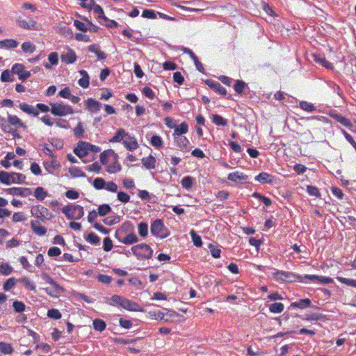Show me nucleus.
<instances>
[{
	"label": "nucleus",
	"instance_id": "412c9836",
	"mask_svg": "<svg viewBox=\"0 0 356 356\" xmlns=\"http://www.w3.org/2000/svg\"><path fill=\"white\" fill-rule=\"evenodd\" d=\"M43 165L49 174H53L54 170L58 169L60 167V163L57 161L56 158L51 159V161H44Z\"/></svg>",
	"mask_w": 356,
	"mask_h": 356
},
{
	"label": "nucleus",
	"instance_id": "5701e85b",
	"mask_svg": "<svg viewBox=\"0 0 356 356\" xmlns=\"http://www.w3.org/2000/svg\"><path fill=\"white\" fill-rule=\"evenodd\" d=\"M142 164L147 170H153L156 167V159L152 155H149L147 157H143L141 159Z\"/></svg>",
	"mask_w": 356,
	"mask_h": 356
},
{
	"label": "nucleus",
	"instance_id": "603ef678",
	"mask_svg": "<svg viewBox=\"0 0 356 356\" xmlns=\"http://www.w3.org/2000/svg\"><path fill=\"white\" fill-rule=\"evenodd\" d=\"M13 272V268L7 263L0 264V273L3 275H8Z\"/></svg>",
	"mask_w": 356,
	"mask_h": 356
},
{
	"label": "nucleus",
	"instance_id": "052dcab7",
	"mask_svg": "<svg viewBox=\"0 0 356 356\" xmlns=\"http://www.w3.org/2000/svg\"><path fill=\"white\" fill-rule=\"evenodd\" d=\"M307 192L308 194L311 196H314L316 197H321V193L318 190V188L314 186H308L307 187Z\"/></svg>",
	"mask_w": 356,
	"mask_h": 356
},
{
	"label": "nucleus",
	"instance_id": "1a4fd4ad",
	"mask_svg": "<svg viewBox=\"0 0 356 356\" xmlns=\"http://www.w3.org/2000/svg\"><path fill=\"white\" fill-rule=\"evenodd\" d=\"M16 22L19 27L25 30H40V25L37 23L36 21L30 17L24 19L21 16H19L16 19Z\"/></svg>",
	"mask_w": 356,
	"mask_h": 356
},
{
	"label": "nucleus",
	"instance_id": "a878e982",
	"mask_svg": "<svg viewBox=\"0 0 356 356\" xmlns=\"http://www.w3.org/2000/svg\"><path fill=\"white\" fill-rule=\"evenodd\" d=\"M79 74L82 77L78 81L79 85L83 88H87L90 84V76L88 72L84 70H81L79 71Z\"/></svg>",
	"mask_w": 356,
	"mask_h": 356
},
{
	"label": "nucleus",
	"instance_id": "ddd939ff",
	"mask_svg": "<svg viewBox=\"0 0 356 356\" xmlns=\"http://www.w3.org/2000/svg\"><path fill=\"white\" fill-rule=\"evenodd\" d=\"M227 179L235 184H243L247 181L248 176L243 172L236 171L229 173Z\"/></svg>",
	"mask_w": 356,
	"mask_h": 356
},
{
	"label": "nucleus",
	"instance_id": "bf43d9fd",
	"mask_svg": "<svg viewBox=\"0 0 356 356\" xmlns=\"http://www.w3.org/2000/svg\"><path fill=\"white\" fill-rule=\"evenodd\" d=\"M86 240L91 244L97 245L99 243L100 238L99 237L95 234V233H90Z\"/></svg>",
	"mask_w": 356,
	"mask_h": 356
},
{
	"label": "nucleus",
	"instance_id": "f03ea898",
	"mask_svg": "<svg viewBox=\"0 0 356 356\" xmlns=\"http://www.w3.org/2000/svg\"><path fill=\"white\" fill-rule=\"evenodd\" d=\"M131 250L138 260H148L152 257L154 252L152 248L144 243L133 245Z\"/></svg>",
	"mask_w": 356,
	"mask_h": 356
},
{
	"label": "nucleus",
	"instance_id": "4c0bfd02",
	"mask_svg": "<svg viewBox=\"0 0 356 356\" xmlns=\"http://www.w3.org/2000/svg\"><path fill=\"white\" fill-rule=\"evenodd\" d=\"M92 325L95 330L101 332H103L106 327V323L103 320L99 318H96L92 321Z\"/></svg>",
	"mask_w": 356,
	"mask_h": 356
},
{
	"label": "nucleus",
	"instance_id": "423d86ee",
	"mask_svg": "<svg viewBox=\"0 0 356 356\" xmlns=\"http://www.w3.org/2000/svg\"><path fill=\"white\" fill-rule=\"evenodd\" d=\"M273 277L277 281L288 282H304L302 277L292 272L276 270L273 273Z\"/></svg>",
	"mask_w": 356,
	"mask_h": 356
},
{
	"label": "nucleus",
	"instance_id": "2eb2a0df",
	"mask_svg": "<svg viewBox=\"0 0 356 356\" xmlns=\"http://www.w3.org/2000/svg\"><path fill=\"white\" fill-rule=\"evenodd\" d=\"M120 307L131 312L143 311V309L137 302H133L124 297Z\"/></svg>",
	"mask_w": 356,
	"mask_h": 356
},
{
	"label": "nucleus",
	"instance_id": "de8ad7c7",
	"mask_svg": "<svg viewBox=\"0 0 356 356\" xmlns=\"http://www.w3.org/2000/svg\"><path fill=\"white\" fill-rule=\"evenodd\" d=\"M19 282L24 285V286L30 291H35V285L31 282L29 277H24L19 280Z\"/></svg>",
	"mask_w": 356,
	"mask_h": 356
},
{
	"label": "nucleus",
	"instance_id": "dca6fc26",
	"mask_svg": "<svg viewBox=\"0 0 356 356\" xmlns=\"http://www.w3.org/2000/svg\"><path fill=\"white\" fill-rule=\"evenodd\" d=\"M86 145H88V142L79 141L76 147L74 149V153L79 158L86 156L88 154Z\"/></svg>",
	"mask_w": 356,
	"mask_h": 356
},
{
	"label": "nucleus",
	"instance_id": "4d7b16f0",
	"mask_svg": "<svg viewBox=\"0 0 356 356\" xmlns=\"http://www.w3.org/2000/svg\"><path fill=\"white\" fill-rule=\"evenodd\" d=\"M190 234H191L193 244L196 247H201L202 245L201 237L199 235H197L194 230H191Z\"/></svg>",
	"mask_w": 356,
	"mask_h": 356
},
{
	"label": "nucleus",
	"instance_id": "b1692460",
	"mask_svg": "<svg viewBox=\"0 0 356 356\" xmlns=\"http://www.w3.org/2000/svg\"><path fill=\"white\" fill-rule=\"evenodd\" d=\"M19 107L23 112L29 115H32L34 117H37L39 115V111L37 109L26 103H20Z\"/></svg>",
	"mask_w": 356,
	"mask_h": 356
},
{
	"label": "nucleus",
	"instance_id": "a18cd8bd",
	"mask_svg": "<svg viewBox=\"0 0 356 356\" xmlns=\"http://www.w3.org/2000/svg\"><path fill=\"white\" fill-rule=\"evenodd\" d=\"M314 59L316 63L321 64L322 66L326 68L332 67V64L329 61H327L325 57H322L320 55L314 54Z\"/></svg>",
	"mask_w": 356,
	"mask_h": 356
},
{
	"label": "nucleus",
	"instance_id": "4468645a",
	"mask_svg": "<svg viewBox=\"0 0 356 356\" xmlns=\"http://www.w3.org/2000/svg\"><path fill=\"white\" fill-rule=\"evenodd\" d=\"M123 145L124 147L129 151L135 150L139 147L137 138L129 134L126 136L125 139L123 140Z\"/></svg>",
	"mask_w": 356,
	"mask_h": 356
},
{
	"label": "nucleus",
	"instance_id": "0eeeda50",
	"mask_svg": "<svg viewBox=\"0 0 356 356\" xmlns=\"http://www.w3.org/2000/svg\"><path fill=\"white\" fill-rule=\"evenodd\" d=\"M150 232L152 235L160 238H165L170 235V232L161 219H156L151 224Z\"/></svg>",
	"mask_w": 356,
	"mask_h": 356
},
{
	"label": "nucleus",
	"instance_id": "13d9d810",
	"mask_svg": "<svg viewBox=\"0 0 356 356\" xmlns=\"http://www.w3.org/2000/svg\"><path fill=\"white\" fill-rule=\"evenodd\" d=\"M47 316L49 318L58 320L61 318V313L57 309H51L47 312Z\"/></svg>",
	"mask_w": 356,
	"mask_h": 356
},
{
	"label": "nucleus",
	"instance_id": "72a5a7b5",
	"mask_svg": "<svg viewBox=\"0 0 356 356\" xmlns=\"http://www.w3.org/2000/svg\"><path fill=\"white\" fill-rule=\"evenodd\" d=\"M188 131V125L187 122H183L178 126L175 125L172 136H181L182 134H186Z\"/></svg>",
	"mask_w": 356,
	"mask_h": 356
},
{
	"label": "nucleus",
	"instance_id": "c756f323",
	"mask_svg": "<svg viewBox=\"0 0 356 356\" xmlns=\"http://www.w3.org/2000/svg\"><path fill=\"white\" fill-rule=\"evenodd\" d=\"M26 179L25 175L17 172L10 173V184H22Z\"/></svg>",
	"mask_w": 356,
	"mask_h": 356
},
{
	"label": "nucleus",
	"instance_id": "e433bc0d",
	"mask_svg": "<svg viewBox=\"0 0 356 356\" xmlns=\"http://www.w3.org/2000/svg\"><path fill=\"white\" fill-rule=\"evenodd\" d=\"M121 241L125 245H132L138 241V238L134 233H131L127 235Z\"/></svg>",
	"mask_w": 356,
	"mask_h": 356
},
{
	"label": "nucleus",
	"instance_id": "a19ab883",
	"mask_svg": "<svg viewBox=\"0 0 356 356\" xmlns=\"http://www.w3.org/2000/svg\"><path fill=\"white\" fill-rule=\"evenodd\" d=\"M13 352V348L10 343L0 342V353L4 355H10Z\"/></svg>",
	"mask_w": 356,
	"mask_h": 356
},
{
	"label": "nucleus",
	"instance_id": "9d476101",
	"mask_svg": "<svg viewBox=\"0 0 356 356\" xmlns=\"http://www.w3.org/2000/svg\"><path fill=\"white\" fill-rule=\"evenodd\" d=\"M31 213L35 218L41 220L51 219L52 217V215L48 209L42 205H36L33 207L31 209Z\"/></svg>",
	"mask_w": 356,
	"mask_h": 356
},
{
	"label": "nucleus",
	"instance_id": "393cba45",
	"mask_svg": "<svg viewBox=\"0 0 356 356\" xmlns=\"http://www.w3.org/2000/svg\"><path fill=\"white\" fill-rule=\"evenodd\" d=\"M88 49L90 52L94 53L98 60H104L106 58V54L102 51L96 44L90 45Z\"/></svg>",
	"mask_w": 356,
	"mask_h": 356
},
{
	"label": "nucleus",
	"instance_id": "bb28decb",
	"mask_svg": "<svg viewBox=\"0 0 356 356\" xmlns=\"http://www.w3.org/2000/svg\"><path fill=\"white\" fill-rule=\"evenodd\" d=\"M128 133L125 131L123 129H119L115 135L109 139V142L111 143H120L122 140L125 139Z\"/></svg>",
	"mask_w": 356,
	"mask_h": 356
},
{
	"label": "nucleus",
	"instance_id": "09e8293b",
	"mask_svg": "<svg viewBox=\"0 0 356 356\" xmlns=\"http://www.w3.org/2000/svg\"><path fill=\"white\" fill-rule=\"evenodd\" d=\"M246 87V83L241 80H237L234 84V88L236 93L243 94Z\"/></svg>",
	"mask_w": 356,
	"mask_h": 356
},
{
	"label": "nucleus",
	"instance_id": "ea45409f",
	"mask_svg": "<svg viewBox=\"0 0 356 356\" xmlns=\"http://www.w3.org/2000/svg\"><path fill=\"white\" fill-rule=\"evenodd\" d=\"M284 306L282 302H275L269 306V311L273 314H280L284 311Z\"/></svg>",
	"mask_w": 356,
	"mask_h": 356
},
{
	"label": "nucleus",
	"instance_id": "c03bdc74",
	"mask_svg": "<svg viewBox=\"0 0 356 356\" xmlns=\"http://www.w3.org/2000/svg\"><path fill=\"white\" fill-rule=\"evenodd\" d=\"M69 172L73 177H85L86 174L78 167L72 166L69 168Z\"/></svg>",
	"mask_w": 356,
	"mask_h": 356
},
{
	"label": "nucleus",
	"instance_id": "58836bf2",
	"mask_svg": "<svg viewBox=\"0 0 356 356\" xmlns=\"http://www.w3.org/2000/svg\"><path fill=\"white\" fill-rule=\"evenodd\" d=\"M194 181H195L194 178H193L190 176H186V177H184V178H182V179L181 181V184L184 188L188 190V189L191 188V187L193 186V185L194 184Z\"/></svg>",
	"mask_w": 356,
	"mask_h": 356
},
{
	"label": "nucleus",
	"instance_id": "4be33fe9",
	"mask_svg": "<svg viewBox=\"0 0 356 356\" xmlns=\"http://www.w3.org/2000/svg\"><path fill=\"white\" fill-rule=\"evenodd\" d=\"M86 105L88 110L92 113H97L100 110L101 103L93 98H88L86 101Z\"/></svg>",
	"mask_w": 356,
	"mask_h": 356
},
{
	"label": "nucleus",
	"instance_id": "3c124183",
	"mask_svg": "<svg viewBox=\"0 0 356 356\" xmlns=\"http://www.w3.org/2000/svg\"><path fill=\"white\" fill-rule=\"evenodd\" d=\"M138 234L141 237L147 236L148 234V225L145 222H140L138 225Z\"/></svg>",
	"mask_w": 356,
	"mask_h": 356
},
{
	"label": "nucleus",
	"instance_id": "864d4df0",
	"mask_svg": "<svg viewBox=\"0 0 356 356\" xmlns=\"http://www.w3.org/2000/svg\"><path fill=\"white\" fill-rule=\"evenodd\" d=\"M252 196L261 200L266 207H269L272 204V201L270 198L264 196L257 192H254Z\"/></svg>",
	"mask_w": 356,
	"mask_h": 356
},
{
	"label": "nucleus",
	"instance_id": "2f4dec72",
	"mask_svg": "<svg viewBox=\"0 0 356 356\" xmlns=\"http://www.w3.org/2000/svg\"><path fill=\"white\" fill-rule=\"evenodd\" d=\"M122 167L118 162V158L113 159V163L107 165L106 171L109 174H115L120 172Z\"/></svg>",
	"mask_w": 356,
	"mask_h": 356
},
{
	"label": "nucleus",
	"instance_id": "5fc2aeb1",
	"mask_svg": "<svg viewBox=\"0 0 356 356\" xmlns=\"http://www.w3.org/2000/svg\"><path fill=\"white\" fill-rule=\"evenodd\" d=\"M97 210L99 216H104L111 211V207L108 204H104L99 205Z\"/></svg>",
	"mask_w": 356,
	"mask_h": 356
},
{
	"label": "nucleus",
	"instance_id": "a211bd4d",
	"mask_svg": "<svg viewBox=\"0 0 356 356\" xmlns=\"http://www.w3.org/2000/svg\"><path fill=\"white\" fill-rule=\"evenodd\" d=\"M76 60V55L74 50L68 48L66 54L61 55V60L65 64H72Z\"/></svg>",
	"mask_w": 356,
	"mask_h": 356
},
{
	"label": "nucleus",
	"instance_id": "680f3d73",
	"mask_svg": "<svg viewBox=\"0 0 356 356\" xmlns=\"http://www.w3.org/2000/svg\"><path fill=\"white\" fill-rule=\"evenodd\" d=\"M84 129L81 122H79L74 129V134L76 138H81L83 136Z\"/></svg>",
	"mask_w": 356,
	"mask_h": 356
},
{
	"label": "nucleus",
	"instance_id": "69168bd1",
	"mask_svg": "<svg viewBox=\"0 0 356 356\" xmlns=\"http://www.w3.org/2000/svg\"><path fill=\"white\" fill-rule=\"evenodd\" d=\"M122 299H123L122 296H120L118 295H113L111 296V298L110 299L109 304L113 306L118 305L121 306Z\"/></svg>",
	"mask_w": 356,
	"mask_h": 356
},
{
	"label": "nucleus",
	"instance_id": "37998d69",
	"mask_svg": "<svg viewBox=\"0 0 356 356\" xmlns=\"http://www.w3.org/2000/svg\"><path fill=\"white\" fill-rule=\"evenodd\" d=\"M211 119L212 122L217 126L225 127L227 124V120L218 114L213 115Z\"/></svg>",
	"mask_w": 356,
	"mask_h": 356
},
{
	"label": "nucleus",
	"instance_id": "6e6d98bb",
	"mask_svg": "<svg viewBox=\"0 0 356 356\" xmlns=\"http://www.w3.org/2000/svg\"><path fill=\"white\" fill-rule=\"evenodd\" d=\"M13 307L15 312L17 313H22L25 310V305L24 302L15 300L13 303Z\"/></svg>",
	"mask_w": 356,
	"mask_h": 356
},
{
	"label": "nucleus",
	"instance_id": "79ce46f5",
	"mask_svg": "<svg viewBox=\"0 0 356 356\" xmlns=\"http://www.w3.org/2000/svg\"><path fill=\"white\" fill-rule=\"evenodd\" d=\"M21 47H22V49L24 53L32 54L36 49V47L35 46V44H33L31 42H23L22 44Z\"/></svg>",
	"mask_w": 356,
	"mask_h": 356
},
{
	"label": "nucleus",
	"instance_id": "aec40b11",
	"mask_svg": "<svg viewBox=\"0 0 356 356\" xmlns=\"http://www.w3.org/2000/svg\"><path fill=\"white\" fill-rule=\"evenodd\" d=\"M31 228L34 234L40 236H44L47 233L46 227L42 226L38 221H31Z\"/></svg>",
	"mask_w": 356,
	"mask_h": 356
},
{
	"label": "nucleus",
	"instance_id": "39448f33",
	"mask_svg": "<svg viewBox=\"0 0 356 356\" xmlns=\"http://www.w3.org/2000/svg\"><path fill=\"white\" fill-rule=\"evenodd\" d=\"M62 212L70 220H79L84 215L83 207L78 204L67 205L62 209Z\"/></svg>",
	"mask_w": 356,
	"mask_h": 356
},
{
	"label": "nucleus",
	"instance_id": "473e14b6",
	"mask_svg": "<svg viewBox=\"0 0 356 356\" xmlns=\"http://www.w3.org/2000/svg\"><path fill=\"white\" fill-rule=\"evenodd\" d=\"M19 43L14 39H6L0 40V47L5 49H14L18 46Z\"/></svg>",
	"mask_w": 356,
	"mask_h": 356
},
{
	"label": "nucleus",
	"instance_id": "774afa93",
	"mask_svg": "<svg viewBox=\"0 0 356 356\" xmlns=\"http://www.w3.org/2000/svg\"><path fill=\"white\" fill-rule=\"evenodd\" d=\"M143 94L150 99H153L155 97V92L147 86H145L142 90Z\"/></svg>",
	"mask_w": 356,
	"mask_h": 356
},
{
	"label": "nucleus",
	"instance_id": "338daca9",
	"mask_svg": "<svg viewBox=\"0 0 356 356\" xmlns=\"http://www.w3.org/2000/svg\"><path fill=\"white\" fill-rule=\"evenodd\" d=\"M0 182L9 185L10 184V173L5 172V171H1L0 172Z\"/></svg>",
	"mask_w": 356,
	"mask_h": 356
},
{
	"label": "nucleus",
	"instance_id": "e2e57ef3",
	"mask_svg": "<svg viewBox=\"0 0 356 356\" xmlns=\"http://www.w3.org/2000/svg\"><path fill=\"white\" fill-rule=\"evenodd\" d=\"M337 280L341 283L345 284L348 286H353L356 288V280L345 278L342 277H337Z\"/></svg>",
	"mask_w": 356,
	"mask_h": 356
},
{
	"label": "nucleus",
	"instance_id": "8fccbe9b",
	"mask_svg": "<svg viewBox=\"0 0 356 356\" xmlns=\"http://www.w3.org/2000/svg\"><path fill=\"white\" fill-rule=\"evenodd\" d=\"M299 105L301 109L307 112H313L316 110V107L314 104L306 101L300 102Z\"/></svg>",
	"mask_w": 356,
	"mask_h": 356
},
{
	"label": "nucleus",
	"instance_id": "7ed1b4c3",
	"mask_svg": "<svg viewBox=\"0 0 356 356\" xmlns=\"http://www.w3.org/2000/svg\"><path fill=\"white\" fill-rule=\"evenodd\" d=\"M42 279L45 281V282L50 284V287H47L44 289L45 292L49 296L54 298H58L60 296V294L65 292V289L58 284L54 279L48 274L43 273L42 275Z\"/></svg>",
	"mask_w": 356,
	"mask_h": 356
},
{
	"label": "nucleus",
	"instance_id": "20e7f679",
	"mask_svg": "<svg viewBox=\"0 0 356 356\" xmlns=\"http://www.w3.org/2000/svg\"><path fill=\"white\" fill-rule=\"evenodd\" d=\"M50 112L54 116L63 117L74 113L72 107L63 102L50 103Z\"/></svg>",
	"mask_w": 356,
	"mask_h": 356
},
{
	"label": "nucleus",
	"instance_id": "49530a36",
	"mask_svg": "<svg viewBox=\"0 0 356 356\" xmlns=\"http://www.w3.org/2000/svg\"><path fill=\"white\" fill-rule=\"evenodd\" d=\"M151 145L156 149H159L163 145L162 138L157 135H154L150 140Z\"/></svg>",
	"mask_w": 356,
	"mask_h": 356
},
{
	"label": "nucleus",
	"instance_id": "c9c22d12",
	"mask_svg": "<svg viewBox=\"0 0 356 356\" xmlns=\"http://www.w3.org/2000/svg\"><path fill=\"white\" fill-rule=\"evenodd\" d=\"M47 195V191L41 186L37 187L34 191V196L39 201L44 200Z\"/></svg>",
	"mask_w": 356,
	"mask_h": 356
},
{
	"label": "nucleus",
	"instance_id": "f257e3e1",
	"mask_svg": "<svg viewBox=\"0 0 356 356\" xmlns=\"http://www.w3.org/2000/svg\"><path fill=\"white\" fill-rule=\"evenodd\" d=\"M0 127L5 133L10 134L13 138H20L17 129L26 127L17 115L8 114L7 119L0 116Z\"/></svg>",
	"mask_w": 356,
	"mask_h": 356
},
{
	"label": "nucleus",
	"instance_id": "cd10ccee",
	"mask_svg": "<svg viewBox=\"0 0 356 356\" xmlns=\"http://www.w3.org/2000/svg\"><path fill=\"white\" fill-rule=\"evenodd\" d=\"M175 143L177 145V147L180 149H186L187 148L189 140L187 139L186 136H173Z\"/></svg>",
	"mask_w": 356,
	"mask_h": 356
},
{
	"label": "nucleus",
	"instance_id": "9b49d317",
	"mask_svg": "<svg viewBox=\"0 0 356 356\" xmlns=\"http://www.w3.org/2000/svg\"><path fill=\"white\" fill-rule=\"evenodd\" d=\"M12 72L17 74L19 80L25 81L29 79L31 73L30 71L25 70V66L21 63H15L12 67Z\"/></svg>",
	"mask_w": 356,
	"mask_h": 356
},
{
	"label": "nucleus",
	"instance_id": "6ab92c4d",
	"mask_svg": "<svg viewBox=\"0 0 356 356\" xmlns=\"http://www.w3.org/2000/svg\"><path fill=\"white\" fill-rule=\"evenodd\" d=\"M255 180L261 184H272L274 177L266 172H262L255 177Z\"/></svg>",
	"mask_w": 356,
	"mask_h": 356
},
{
	"label": "nucleus",
	"instance_id": "0e129e2a",
	"mask_svg": "<svg viewBox=\"0 0 356 356\" xmlns=\"http://www.w3.org/2000/svg\"><path fill=\"white\" fill-rule=\"evenodd\" d=\"M118 200L122 203H127L130 200V196L123 191H120L117 195Z\"/></svg>",
	"mask_w": 356,
	"mask_h": 356
},
{
	"label": "nucleus",
	"instance_id": "7c9ffc66",
	"mask_svg": "<svg viewBox=\"0 0 356 356\" xmlns=\"http://www.w3.org/2000/svg\"><path fill=\"white\" fill-rule=\"evenodd\" d=\"M312 304L311 300L309 298H305V299H300L298 302H291L290 305V307L294 308H300V309H305L307 307H310Z\"/></svg>",
	"mask_w": 356,
	"mask_h": 356
},
{
	"label": "nucleus",
	"instance_id": "f3484780",
	"mask_svg": "<svg viewBox=\"0 0 356 356\" xmlns=\"http://www.w3.org/2000/svg\"><path fill=\"white\" fill-rule=\"evenodd\" d=\"M206 84L209 86L213 91L218 92L222 95H227V90L221 86L218 81H213L211 80H207Z\"/></svg>",
	"mask_w": 356,
	"mask_h": 356
},
{
	"label": "nucleus",
	"instance_id": "f704fd0d",
	"mask_svg": "<svg viewBox=\"0 0 356 356\" xmlns=\"http://www.w3.org/2000/svg\"><path fill=\"white\" fill-rule=\"evenodd\" d=\"M332 117L337 122L340 123L343 126L349 129L352 128L353 124L349 119L338 114L333 115Z\"/></svg>",
	"mask_w": 356,
	"mask_h": 356
},
{
	"label": "nucleus",
	"instance_id": "6e6552de",
	"mask_svg": "<svg viewBox=\"0 0 356 356\" xmlns=\"http://www.w3.org/2000/svg\"><path fill=\"white\" fill-rule=\"evenodd\" d=\"M92 186L96 190L105 189L111 193L118 192V186L113 181L106 182L105 180L102 177H97L93 180Z\"/></svg>",
	"mask_w": 356,
	"mask_h": 356
},
{
	"label": "nucleus",
	"instance_id": "f8f14e48",
	"mask_svg": "<svg viewBox=\"0 0 356 356\" xmlns=\"http://www.w3.org/2000/svg\"><path fill=\"white\" fill-rule=\"evenodd\" d=\"M5 191L8 194L12 195H18L21 197H26L32 193L31 190L29 188L13 187L6 188Z\"/></svg>",
	"mask_w": 356,
	"mask_h": 356
},
{
	"label": "nucleus",
	"instance_id": "c85d7f7f",
	"mask_svg": "<svg viewBox=\"0 0 356 356\" xmlns=\"http://www.w3.org/2000/svg\"><path fill=\"white\" fill-rule=\"evenodd\" d=\"M109 156H112L113 159L118 158V154L113 149H107L104 151L100 154V161L103 165L107 163V159Z\"/></svg>",
	"mask_w": 356,
	"mask_h": 356
}]
</instances>
